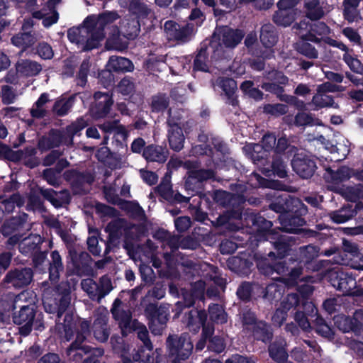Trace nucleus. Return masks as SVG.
I'll return each mask as SVG.
<instances>
[{"instance_id":"79ce46f5","label":"nucleus","mask_w":363,"mask_h":363,"mask_svg":"<svg viewBox=\"0 0 363 363\" xmlns=\"http://www.w3.org/2000/svg\"><path fill=\"white\" fill-rule=\"evenodd\" d=\"M262 88L267 91L275 94L281 101L289 103L295 99L293 96L282 95L283 87L273 81L264 83L262 85Z\"/></svg>"},{"instance_id":"39448f33","label":"nucleus","mask_w":363,"mask_h":363,"mask_svg":"<svg viewBox=\"0 0 363 363\" xmlns=\"http://www.w3.org/2000/svg\"><path fill=\"white\" fill-rule=\"evenodd\" d=\"M70 301L69 298L64 296L61 297L59 303H57V311L58 320L56 324L55 329L58 331L60 334L62 335L64 334V337L67 341H69L71 339V337L73 335L72 328H73V317L70 313H67L65 315L64 323H60V317L65 312L68 306H69Z\"/></svg>"},{"instance_id":"ddd939ff","label":"nucleus","mask_w":363,"mask_h":363,"mask_svg":"<svg viewBox=\"0 0 363 363\" xmlns=\"http://www.w3.org/2000/svg\"><path fill=\"white\" fill-rule=\"evenodd\" d=\"M164 30L169 40L185 41L193 33V26L187 24L181 26L176 22L167 21L164 23Z\"/></svg>"},{"instance_id":"9d476101","label":"nucleus","mask_w":363,"mask_h":363,"mask_svg":"<svg viewBox=\"0 0 363 363\" xmlns=\"http://www.w3.org/2000/svg\"><path fill=\"white\" fill-rule=\"evenodd\" d=\"M33 275V272L30 268L16 269L6 274L4 282L14 288L20 289L30 284Z\"/></svg>"},{"instance_id":"473e14b6","label":"nucleus","mask_w":363,"mask_h":363,"mask_svg":"<svg viewBox=\"0 0 363 363\" xmlns=\"http://www.w3.org/2000/svg\"><path fill=\"white\" fill-rule=\"evenodd\" d=\"M217 84L228 97V103L233 106H236L238 101L233 96L237 89L236 82L229 78H219L217 79Z\"/></svg>"},{"instance_id":"603ef678","label":"nucleus","mask_w":363,"mask_h":363,"mask_svg":"<svg viewBox=\"0 0 363 363\" xmlns=\"http://www.w3.org/2000/svg\"><path fill=\"white\" fill-rule=\"evenodd\" d=\"M22 150L13 151L8 145L0 142V157L11 161H18L22 159Z\"/></svg>"},{"instance_id":"bf43d9fd","label":"nucleus","mask_w":363,"mask_h":363,"mask_svg":"<svg viewBox=\"0 0 363 363\" xmlns=\"http://www.w3.org/2000/svg\"><path fill=\"white\" fill-rule=\"evenodd\" d=\"M205 289V283L203 281H198L194 284V289L189 298L185 297V306H191L194 303V298L203 296Z\"/></svg>"},{"instance_id":"a19ab883","label":"nucleus","mask_w":363,"mask_h":363,"mask_svg":"<svg viewBox=\"0 0 363 363\" xmlns=\"http://www.w3.org/2000/svg\"><path fill=\"white\" fill-rule=\"evenodd\" d=\"M305 8L307 17L311 20H318L324 15L318 0H305Z\"/></svg>"},{"instance_id":"4d7b16f0","label":"nucleus","mask_w":363,"mask_h":363,"mask_svg":"<svg viewBox=\"0 0 363 363\" xmlns=\"http://www.w3.org/2000/svg\"><path fill=\"white\" fill-rule=\"evenodd\" d=\"M169 106V99L165 94H158L152 98L151 107L153 111H164Z\"/></svg>"},{"instance_id":"0e129e2a","label":"nucleus","mask_w":363,"mask_h":363,"mask_svg":"<svg viewBox=\"0 0 363 363\" xmlns=\"http://www.w3.org/2000/svg\"><path fill=\"white\" fill-rule=\"evenodd\" d=\"M315 327L318 333L328 338L333 336V332L330 326L325 323V320L321 318H317L315 320Z\"/></svg>"},{"instance_id":"a878e982","label":"nucleus","mask_w":363,"mask_h":363,"mask_svg":"<svg viewBox=\"0 0 363 363\" xmlns=\"http://www.w3.org/2000/svg\"><path fill=\"white\" fill-rule=\"evenodd\" d=\"M43 196L48 200L55 207H60L69 201V194L67 191L56 192L53 189H40Z\"/></svg>"},{"instance_id":"f8f14e48","label":"nucleus","mask_w":363,"mask_h":363,"mask_svg":"<svg viewBox=\"0 0 363 363\" xmlns=\"http://www.w3.org/2000/svg\"><path fill=\"white\" fill-rule=\"evenodd\" d=\"M35 296L33 291H23L14 297H11L10 303L4 307V301L0 303V306L4 307V311H9L17 308L20 309L35 308Z\"/></svg>"},{"instance_id":"aec40b11","label":"nucleus","mask_w":363,"mask_h":363,"mask_svg":"<svg viewBox=\"0 0 363 363\" xmlns=\"http://www.w3.org/2000/svg\"><path fill=\"white\" fill-rule=\"evenodd\" d=\"M96 105L91 109L92 113L96 118H102L106 116L113 104L111 96L106 93L96 92L94 94Z\"/></svg>"},{"instance_id":"864d4df0","label":"nucleus","mask_w":363,"mask_h":363,"mask_svg":"<svg viewBox=\"0 0 363 363\" xmlns=\"http://www.w3.org/2000/svg\"><path fill=\"white\" fill-rule=\"evenodd\" d=\"M150 352L146 353L144 350L136 351L133 354L132 359L130 357H125L124 363H153Z\"/></svg>"},{"instance_id":"72a5a7b5","label":"nucleus","mask_w":363,"mask_h":363,"mask_svg":"<svg viewBox=\"0 0 363 363\" xmlns=\"http://www.w3.org/2000/svg\"><path fill=\"white\" fill-rule=\"evenodd\" d=\"M50 101L48 94L43 93L33 105L30 113L33 118H41L47 115V104Z\"/></svg>"},{"instance_id":"e2e57ef3","label":"nucleus","mask_w":363,"mask_h":363,"mask_svg":"<svg viewBox=\"0 0 363 363\" xmlns=\"http://www.w3.org/2000/svg\"><path fill=\"white\" fill-rule=\"evenodd\" d=\"M72 99H62L57 101L53 106L54 111L59 116L65 115L72 106Z\"/></svg>"},{"instance_id":"c85d7f7f","label":"nucleus","mask_w":363,"mask_h":363,"mask_svg":"<svg viewBox=\"0 0 363 363\" xmlns=\"http://www.w3.org/2000/svg\"><path fill=\"white\" fill-rule=\"evenodd\" d=\"M206 320L204 311L191 310L185 317V322L190 330L197 332Z\"/></svg>"},{"instance_id":"c756f323","label":"nucleus","mask_w":363,"mask_h":363,"mask_svg":"<svg viewBox=\"0 0 363 363\" xmlns=\"http://www.w3.org/2000/svg\"><path fill=\"white\" fill-rule=\"evenodd\" d=\"M157 191L160 195L166 200H170L173 197L179 202H188L189 200V198L184 196L180 194H176L174 196L170 180L169 179H164L162 180L157 187Z\"/></svg>"},{"instance_id":"49530a36","label":"nucleus","mask_w":363,"mask_h":363,"mask_svg":"<svg viewBox=\"0 0 363 363\" xmlns=\"http://www.w3.org/2000/svg\"><path fill=\"white\" fill-rule=\"evenodd\" d=\"M354 212L350 207H343L338 211L330 213V218L337 223H342L354 216Z\"/></svg>"},{"instance_id":"cd10ccee","label":"nucleus","mask_w":363,"mask_h":363,"mask_svg":"<svg viewBox=\"0 0 363 363\" xmlns=\"http://www.w3.org/2000/svg\"><path fill=\"white\" fill-rule=\"evenodd\" d=\"M41 70L42 66L35 61L21 60L16 64L17 72L23 76H35L38 74Z\"/></svg>"},{"instance_id":"69168bd1","label":"nucleus","mask_w":363,"mask_h":363,"mask_svg":"<svg viewBox=\"0 0 363 363\" xmlns=\"http://www.w3.org/2000/svg\"><path fill=\"white\" fill-rule=\"evenodd\" d=\"M288 108L281 104H267L264 106V111L273 116H280L287 112Z\"/></svg>"},{"instance_id":"5fc2aeb1","label":"nucleus","mask_w":363,"mask_h":363,"mask_svg":"<svg viewBox=\"0 0 363 363\" xmlns=\"http://www.w3.org/2000/svg\"><path fill=\"white\" fill-rule=\"evenodd\" d=\"M81 286L91 299L99 301V285L93 279H83L81 282Z\"/></svg>"},{"instance_id":"393cba45","label":"nucleus","mask_w":363,"mask_h":363,"mask_svg":"<svg viewBox=\"0 0 363 363\" xmlns=\"http://www.w3.org/2000/svg\"><path fill=\"white\" fill-rule=\"evenodd\" d=\"M280 228L288 233H296L299 230V227L305 223L304 220L298 216L291 214H283L279 216Z\"/></svg>"},{"instance_id":"0eeeda50","label":"nucleus","mask_w":363,"mask_h":363,"mask_svg":"<svg viewBox=\"0 0 363 363\" xmlns=\"http://www.w3.org/2000/svg\"><path fill=\"white\" fill-rule=\"evenodd\" d=\"M253 225L258 232L264 233L266 240L274 242L275 248L279 252V255L281 257L284 256L288 250V244L286 242V239L283 238L282 236L279 237L277 241H274L277 233L269 230L272 226V222L259 216L255 219Z\"/></svg>"},{"instance_id":"3c124183","label":"nucleus","mask_w":363,"mask_h":363,"mask_svg":"<svg viewBox=\"0 0 363 363\" xmlns=\"http://www.w3.org/2000/svg\"><path fill=\"white\" fill-rule=\"evenodd\" d=\"M334 323L343 333L354 330V324L352 319L345 315H337L334 317Z\"/></svg>"},{"instance_id":"a211bd4d","label":"nucleus","mask_w":363,"mask_h":363,"mask_svg":"<svg viewBox=\"0 0 363 363\" xmlns=\"http://www.w3.org/2000/svg\"><path fill=\"white\" fill-rule=\"evenodd\" d=\"M294 170L302 178L311 177L316 165L315 162L307 157H295L291 162Z\"/></svg>"},{"instance_id":"2f4dec72","label":"nucleus","mask_w":363,"mask_h":363,"mask_svg":"<svg viewBox=\"0 0 363 363\" xmlns=\"http://www.w3.org/2000/svg\"><path fill=\"white\" fill-rule=\"evenodd\" d=\"M185 166L190 169L189 172V178L186 182V185L191 182V179H197L199 182L211 179L213 177V172L211 170L203 169H197L190 161L185 162Z\"/></svg>"},{"instance_id":"13d9d810","label":"nucleus","mask_w":363,"mask_h":363,"mask_svg":"<svg viewBox=\"0 0 363 363\" xmlns=\"http://www.w3.org/2000/svg\"><path fill=\"white\" fill-rule=\"evenodd\" d=\"M256 338L261 340L263 342H267L271 340L272 333L269 327L264 323H259L254 331Z\"/></svg>"},{"instance_id":"052dcab7","label":"nucleus","mask_w":363,"mask_h":363,"mask_svg":"<svg viewBox=\"0 0 363 363\" xmlns=\"http://www.w3.org/2000/svg\"><path fill=\"white\" fill-rule=\"evenodd\" d=\"M301 274L302 268L300 267H295L291 270L287 278L281 277L278 279L277 277H273V279H276L278 281L281 282L286 286H291L296 284V281L300 278Z\"/></svg>"},{"instance_id":"58836bf2","label":"nucleus","mask_w":363,"mask_h":363,"mask_svg":"<svg viewBox=\"0 0 363 363\" xmlns=\"http://www.w3.org/2000/svg\"><path fill=\"white\" fill-rule=\"evenodd\" d=\"M67 164L66 161L61 160L57 164L56 169H47L43 172V177L48 183L52 186H57L60 184V174L63 167Z\"/></svg>"},{"instance_id":"de8ad7c7","label":"nucleus","mask_w":363,"mask_h":363,"mask_svg":"<svg viewBox=\"0 0 363 363\" xmlns=\"http://www.w3.org/2000/svg\"><path fill=\"white\" fill-rule=\"evenodd\" d=\"M243 150L250 155L252 160L255 162L259 161L267 156V152L261 145L259 144H249L246 145Z\"/></svg>"},{"instance_id":"412c9836","label":"nucleus","mask_w":363,"mask_h":363,"mask_svg":"<svg viewBox=\"0 0 363 363\" xmlns=\"http://www.w3.org/2000/svg\"><path fill=\"white\" fill-rule=\"evenodd\" d=\"M330 86L329 83H324L318 86L317 94L313 96L312 99V104L316 108L328 106L338 107L337 104L334 102L333 97L325 94L329 90Z\"/></svg>"},{"instance_id":"b1692460","label":"nucleus","mask_w":363,"mask_h":363,"mask_svg":"<svg viewBox=\"0 0 363 363\" xmlns=\"http://www.w3.org/2000/svg\"><path fill=\"white\" fill-rule=\"evenodd\" d=\"M108 318L107 314L99 315L94 320L93 330L94 337L101 342L107 341L110 335V328L108 326Z\"/></svg>"},{"instance_id":"c9c22d12","label":"nucleus","mask_w":363,"mask_h":363,"mask_svg":"<svg viewBox=\"0 0 363 363\" xmlns=\"http://www.w3.org/2000/svg\"><path fill=\"white\" fill-rule=\"evenodd\" d=\"M260 40L266 48H271L276 43L277 35L273 25L267 23L262 26Z\"/></svg>"},{"instance_id":"f03ea898","label":"nucleus","mask_w":363,"mask_h":363,"mask_svg":"<svg viewBox=\"0 0 363 363\" xmlns=\"http://www.w3.org/2000/svg\"><path fill=\"white\" fill-rule=\"evenodd\" d=\"M167 347L171 356L184 360L191 355L193 343L187 333L169 335L167 339Z\"/></svg>"},{"instance_id":"09e8293b","label":"nucleus","mask_w":363,"mask_h":363,"mask_svg":"<svg viewBox=\"0 0 363 363\" xmlns=\"http://www.w3.org/2000/svg\"><path fill=\"white\" fill-rule=\"evenodd\" d=\"M133 331H136L138 338L143 342L144 346L148 350L152 351L153 347L150 340L149 339L148 331L143 324L138 322L135 323L133 327Z\"/></svg>"},{"instance_id":"1a4fd4ad","label":"nucleus","mask_w":363,"mask_h":363,"mask_svg":"<svg viewBox=\"0 0 363 363\" xmlns=\"http://www.w3.org/2000/svg\"><path fill=\"white\" fill-rule=\"evenodd\" d=\"M294 28L297 30L296 33L301 38L315 43H318L320 40L315 34L323 35L329 33V28L325 23L320 22L310 25L308 22L303 21Z\"/></svg>"},{"instance_id":"9b49d317","label":"nucleus","mask_w":363,"mask_h":363,"mask_svg":"<svg viewBox=\"0 0 363 363\" xmlns=\"http://www.w3.org/2000/svg\"><path fill=\"white\" fill-rule=\"evenodd\" d=\"M324 41L328 45L337 48L345 52L342 60L348 65L350 69L358 74H363V64H362L357 58L353 57L350 54V52L352 51V50H350L345 43L331 38H326Z\"/></svg>"},{"instance_id":"a18cd8bd","label":"nucleus","mask_w":363,"mask_h":363,"mask_svg":"<svg viewBox=\"0 0 363 363\" xmlns=\"http://www.w3.org/2000/svg\"><path fill=\"white\" fill-rule=\"evenodd\" d=\"M11 40L16 46L26 49L34 44L35 38L30 33H23L13 36Z\"/></svg>"},{"instance_id":"774afa93","label":"nucleus","mask_w":363,"mask_h":363,"mask_svg":"<svg viewBox=\"0 0 363 363\" xmlns=\"http://www.w3.org/2000/svg\"><path fill=\"white\" fill-rule=\"evenodd\" d=\"M298 50L300 53L311 59H315L318 56L316 49L308 42H303Z\"/></svg>"},{"instance_id":"20e7f679","label":"nucleus","mask_w":363,"mask_h":363,"mask_svg":"<svg viewBox=\"0 0 363 363\" xmlns=\"http://www.w3.org/2000/svg\"><path fill=\"white\" fill-rule=\"evenodd\" d=\"M111 311L114 319L118 322L123 335H126L131 333L135 323L138 321L132 318L130 307L120 299H116Z\"/></svg>"},{"instance_id":"2eb2a0df","label":"nucleus","mask_w":363,"mask_h":363,"mask_svg":"<svg viewBox=\"0 0 363 363\" xmlns=\"http://www.w3.org/2000/svg\"><path fill=\"white\" fill-rule=\"evenodd\" d=\"M107 71L101 72L100 75L105 76L111 81V72H130L133 69V65L127 58L117 56H112L106 65Z\"/></svg>"},{"instance_id":"f257e3e1","label":"nucleus","mask_w":363,"mask_h":363,"mask_svg":"<svg viewBox=\"0 0 363 363\" xmlns=\"http://www.w3.org/2000/svg\"><path fill=\"white\" fill-rule=\"evenodd\" d=\"M118 17L113 11L88 16L82 26L68 30V39L82 50L96 48L105 37V28L110 26Z\"/></svg>"},{"instance_id":"7ed1b4c3","label":"nucleus","mask_w":363,"mask_h":363,"mask_svg":"<svg viewBox=\"0 0 363 363\" xmlns=\"http://www.w3.org/2000/svg\"><path fill=\"white\" fill-rule=\"evenodd\" d=\"M88 125L84 118H79L74 123L68 125L65 130H52L48 138L49 147H57L61 144L70 145L73 142V137Z\"/></svg>"},{"instance_id":"423d86ee","label":"nucleus","mask_w":363,"mask_h":363,"mask_svg":"<svg viewBox=\"0 0 363 363\" xmlns=\"http://www.w3.org/2000/svg\"><path fill=\"white\" fill-rule=\"evenodd\" d=\"M243 37L244 34L241 30L220 27L216 29L212 44L218 43L220 47L233 48L240 43Z\"/></svg>"},{"instance_id":"338daca9","label":"nucleus","mask_w":363,"mask_h":363,"mask_svg":"<svg viewBox=\"0 0 363 363\" xmlns=\"http://www.w3.org/2000/svg\"><path fill=\"white\" fill-rule=\"evenodd\" d=\"M207 56L205 50H201L196 55L194 60V69L203 72L208 70V65L206 64Z\"/></svg>"},{"instance_id":"dca6fc26","label":"nucleus","mask_w":363,"mask_h":363,"mask_svg":"<svg viewBox=\"0 0 363 363\" xmlns=\"http://www.w3.org/2000/svg\"><path fill=\"white\" fill-rule=\"evenodd\" d=\"M147 310L154 311L149 323V328L155 335H161L166 327L168 320V313L164 309H156L154 306H150Z\"/></svg>"},{"instance_id":"6ab92c4d","label":"nucleus","mask_w":363,"mask_h":363,"mask_svg":"<svg viewBox=\"0 0 363 363\" xmlns=\"http://www.w3.org/2000/svg\"><path fill=\"white\" fill-rule=\"evenodd\" d=\"M325 170L324 178L328 183L331 184L329 187L333 191H337L333 184H338L349 179L352 174V170L347 167H342L336 172L333 171L330 167L326 168Z\"/></svg>"},{"instance_id":"ea45409f","label":"nucleus","mask_w":363,"mask_h":363,"mask_svg":"<svg viewBox=\"0 0 363 363\" xmlns=\"http://www.w3.org/2000/svg\"><path fill=\"white\" fill-rule=\"evenodd\" d=\"M23 203L19 195L14 194L8 199L0 198V220L3 218L4 212L11 213L13 211L15 205L21 206Z\"/></svg>"},{"instance_id":"6e6d98bb","label":"nucleus","mask_w":363,"mask_h":363,"mask_svg":"<svg viewBox=\"0 0 363 363\" xmlns=\"http://www.w3.org/2000/svg\"><path fill=\"white\" fill-rule=\"evenodd\" d=\"M270 357L278 362H281L287 359L288 354L284 347L283 343L277 345L274 343L269 348Z\"/></svg>"},{"instance_id":"bb28decb","label":"nucleus","mask_w":363,"mask_h":363,"mask_svg":"<svg viewBox=\"0 0 363 363\" xmlns=\"http://www.w3.org/2000/svg\"><path fill=\"white\" fill-rule=\"evenodd\" d=\"M167 150L160 145H150L143 150V157L147 161L164 162L167 159Z\"/></svg>"},{"instance_id":"f704fd0d","label":"nucleus","mask_w":363,"mask_h":363,"mask_svg":"<svg viewBox=\"0 0 363 363\" xmlns=\"http://www.w3.org/2000/svg\"><path fill=\"white\" fill-rule=\"evenodd\" d=\"M41 238L38 235H29L19 242V250L22 254L28 255L38 249Z\"/></svg>"},{"instance_id":"5701e85b","label":"nucleus","mask_w":363,"mask_h":363,"mask_svg":"<svg viewBox=\"0 0 363 363\" xmlns=\"http://www.w3.org/2000/svg\"><path fill=\"white\" fill-rule=\"evenodd\" d=\"M121 34L126 38L133 39L140 33V26L138 18L134 15L125 17L121 23Z\"/></svg>"},{"instance_id":"4be33fe9","label":"nucleus","mask_w":363,"mask_h":363,"mask_svg":"<svg viewBox=\"0 0 363 363\" xmlns=\"http://www.w3.org/2000/svg\"><path fill=\"white\" fill-rule=\"evenodd\" d=\"M84 340V335H78L77 336L74 342H73L67 350V354L69 359L80 362L83 357V354H87L91 351L90 347L82 345Z\"/></svg>"},{"instance_id":"4468645a","label":"nucleus","mask_w":363,"mask_h":363,"mask_svg":"<svg viewBox=\"0 0 363 363\" xmlns=\"http://www.w3.org/2000/svg\"><path fill=\"white\" fill-rule=\"evenodd\" d=\"M35 318V308L20 309L14 313L13 320L15 324L21 325L19 333L22 335H28L31 330Z\"/></svg>"},{"instance_id":"680f3d73","label":"nucleus","mask_w":363,"mask_h":363,"mask_svg":"<svg viewBox=\"0 0 363 363\" xmlns=\"http://www.w3.org/2000/svg\"><path fill=\"white\" fill-rule=\"evenodd\" d=\"M111 343L113 350L116 352L121 354L123 360L125 359V357H128L127 354L130 349L129 346L124 344L123 340L121 337L112 336L111 338Z\"/></svg>"},{"instance_id":"8fccbe9b","label":"nucleus","mask_w":363,"mask_h":363,"mask_svg":"<svg viewBox=\"0 0 363 363\" xmlns=\"http://www.w3.org/2000/svg\"><path fill=\"white\" fill-rule=\"evenodd\" d=\"M283 292V286L277 282H274L266 287L264 298L269 301L279 299Z\"/></svg>"},{"instance_id":"f3484780","label":"nucleus","mask_w":363,"mask_h":363,"mask_svg":"<svg viewBox=\"0 0 363 363\" xmlns=\"http://www.w3.org/2000/svg\"><path fill=\"white\" fill-rule=\"evenodd\" d=\"M168 140L171 148L175 151L181 150L184 147V135L180 123L173 121L172 119L168 121Z\"/></svg>"},{"instance_id":"37998d69","label":"nucleus","mask_w":363,"mask_h":363,"mask_svg":"<svg viewBox=\"0 0 363 363\" xmlns=\"http://www.w3.org/2000/svg\"><path fill=\"white\" fill-rule=\"evenodd\" d=\"M208 313L212 321L221 324L227 322V314L221 306L218 304L209 306Z\"/></svg>"},{"instance_id":"6e6552de","label":"nucleus","mask_w":363,"mask_h":363,"mask_svg":"<svg viewBox=\"0 0 363 363\" xmlns=\"http://www.w3.org/2000/svg\"><path fill=\"white\" fill-rule=\"evenodd\" d=\"M329 279L331 284L337 290L341 291L344 294L357 295L356 280L352 276L340 270H333L329 274Z\"/></svg>"},{"instance_id":"4c0bfd02","label":"nucleus","mask_w":363,"mask_h":363,"mask_svg":"<svg viewBox=\"0 0 363 363\" xmlns=\"http://www.w3.org/2000/svg\"><path fill=\"white\" fill-rule=\"evenodd\" d=\"M63 270L62 259L58 252L53 251L51 253V260L50 261V279L52 281H56L60 277V273Z\"/></svg>"},{"instance_id":"c03bdc74","label":"nucleus","mask_w":363,"mask_h":363,"mask_svg":"<svg viewBox=\"0 0 363 363\" xmlns=\"http://www.w3.org/2000/svg\"><path fill=\"white\" fill-rule=\"evenodd\" d=\"M26 220V216L23 215V216L12 218L9 220L6 221L1 229L3 235L5 236L10 235L13 230L21 227Z\"/></svg>"},{"instance_id":"7c9ffc66","label":"nucleus","mask_w":363,"mask_h":363,"mask_svg":"<svg viewBox=\"0 0 363 363\" xmlns=\"http://www.w3.org/2000/svg\"><path fill=\"white\" fill-rule=\"evenodd\" d=\"M121 29L112 26V31L110 33L106 43L107 49L121 51L127 48L128 43L121 38Z\"/></svg>"},{"instance_id":"e433bc0d","label":"nucleus","mask_w":363,"mask_h":363,"mask_svg":"<svg viewBox=\"0 0 363 363\" xmlns=\"http://www.w3.org/2000/svg\"><path fill=\"white\" fill-rule=\"evenodd\" d=\"M279 9L274 15L273 19L275 23L282 26H288L294 21V13L289 10V7H279Z\"/></svg>"}]
</instances>
